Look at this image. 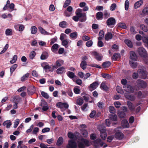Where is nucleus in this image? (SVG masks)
I'll return each instance as SVG.
<instances>
[{
    "label": "nucleus",
    "instance_id": "1",
    "mask_svg": "<svg viewBox=\"0 0 148 148\" xmlns=\"http://www.w3.org/2000/svg\"><path fill=\"white\" fill-rule=\"evenodd\" d=\"M78 148H86L90 145L89 141L87 139L82 138L77 141Z\"/></svg>",
    "mask_w": 148,
    "mask_h": 148
},
{
    "label": "nucleus",
    "instance_id": "2",
    "mask_svg": "<svg viewBox=\"0 0 148 148\" xmlns=\"http://www.w3.org/2000/svg\"><path fill=\"white\" fill-rule=\"evenodd\" d=\"M94 146L95 148H99L102 147L105 143L103 142L101 139L97 138L93 141Z\"/></svg>",
    "mask_w": 148,
    "mask_h": 148
},
{
    "label": "nucleus",
    "instance_id": "3",
    "mask_svg": "<svg viewBox=\"0 0 148 148\" xmlns=\"http://www.w3.org/2000/svg\"><path fill=\"white\" fill-rule=\"evenodd\" d=\"M66 147V148H77V144L74 140L70 139L69 140Z\"/></svg>",
    "mask_w": 148,
    "mask_h": 148
},
{
    "label": "nucleus",
    "instance_id": "4",
    "mask_svg": "<svg viewBox=\"0 0 148 148\" xmlns=\"http://www.w3.org/2000/svg\"><path fill=\"white\" fill-rule=\"evenodd\" d=\"M138 52L140 56L145 58L147 56V52L143 47H140L138 49Z\"/></svg>",
    "mask_w": 148,
    "mask_h": 148
},
{
    "label": "nucleus",
    "instance_id": "5",
    "mask_svg": "<svg viewBox=\"0 0 148 148\" xmlns=\"http://www.w3.org/2000/svg\"><path fill=\"white\" fill-rule=\"evenodd\" d=\"M99 131L100 132V135L101 138L103 140H105L107 136L106 129L104 128L101 129H100Z\"/></svg>",
    "mask_w": 148,
    "mask_h": 148
},
{
    "label": "nucleus",
    "instance_id": "6",
    "mask_svg": "<svg viewBox=\"0 0 148 148\" xmlns=\"http://www.w3.org/2000/svg\"><path fill=\"white\" fill-rule=\"evenodd\" d=\"M123 88L124 90L127 92L132 93L134 91L133 87L131 86L128 84L123 85Z\"/></svg>",
    "mask_w": 148,
    "mask_h": 148
},
{
    "label": "nucleus",
    "instance_id": "7",
    "mask_svg": "<svg viewBox=\"0 0 148 148\" xmlns=\"http://www.w3.org/2000/svg\"><path fill=\"white\" fill-rule=\"evenodd\" d=\"M138 72L141 78L144 79L147 78V74L146 71L143 69H140L138 70Z\"/></svg>",
    "mask_w": 148,
    "mask_h": 148
},
{
    "label": "nucleus",
    "instance_id": "8",
    "mask_svg": "<svg viewBox=\"0 0 148 148\" xmlns=\"http://www.w3.org/2000/svg\"><path fill=\"white\" fill-rule=\"evenodd\" d=\"M116 23V20L113 17H110L107 20L106 24L108 26L114 25Z\"/></svg>",
    "mask_w": 148,
    "mask_h": 148
},
{
    "label": "nucleus",
    "instance_id": "9",
    "mask_svg": "<svg viewBox=\"0 0 148 148\" xmlns=\"http://www.w3.org/2000/svg\"><path fill=\"white\" fill-rule=\"evenodd\" d=\"M77 16L80 18L79 20L80 21L82 22H84L86 20V15L85 13H77Z\"/></svg>",
    "mask_w": 148,
    "mask_h": 148
},
{
    "label": "nucleus",
    "instance_id": "10",
    "mask_svg": "<svg viewBox=\"0 0 148 148\" xmlns=\"http://www.w3.org/2000/svg\"><path fill=\"white\" fill-rule=\"evenodd\" d=\"M115 137L118 140H121L124 137V134L120 132H116L115 134Z\"/></svg>",
    "mask_w": 148,
    "mask_h": 148
},
{
    "label": "nucleus",
    "instance_id": "11",
    "mask_svg": "<svg viewBox=\"0 0 148 148\" xmlns=\"http://www.w3.org/2000/svg\"><path fill=\"white\" fill-rule=\"evenodd\" d=\"M92 53L95 56V59L98 61H101L102 60L103 56L100 55L96 51H92Z\"/></svg>",
    "mask_w": 148,
    "mask_h": 148
},
{
    "label": "nucleus",
    "instance_id": "12",
    "mask_svg": "<svg viewBox=\"0 0 148 148\" xmlns=\"http://www.w3.org/2000/svg\"><path fill=\"white\" fill-rule=\"evenodd\" d=\"M137 83L139 86L142 88H145L146 87L147 84L143 80L138 79Z\"/></svg>",
    "mask_w": 148,
    "mask_h": 148
},
{
    "label": "nucleus",
    "instance_id": "13",
    "mask_svg": "<svg viewBox=\"0 0 148 148\" xmlns=\"http://www.w3.org/2000/svg\"><path fill=\"white\" fill-rule=\"evenodd\" d=\"M28 94L29 95H32L33 94L35 91V89L34 87H31L27 89Z\"/></svg>",
    "mask_w": 148,
    "mask_h": 148
},
{
    "label": "nucleus",
    "instance_id": "14",
    "mask_svg": "<svg viewBox=\"0 0 148 148\" xmlns=\"http://www.w3.org/2000/svg\"><path fill=\"white\" fill-rule=\"evenodd\" d=\"M127 103L130 110L131 111H133L134 110L135 107L131 102L127 101Z\"/></svg>",
    "mask_w": 148,
    "mask_h": 148
},
{
    "label": "nucleus",
    "instance_id": "15",
    "mask_svg": "<svg viewBox=\"0 0 148 148\" xmlns=\"http://www.w3.org/2000/svg\"><path fill=\"white\" fill-rule=\"evenodd\" d=\"M48 53L46 51L43 52L40 56V58L41 60L46 59L48 57Z\"/></svg>",
    "mask_w": 148,
    "mask_h": 148
},
{
    "label": "nucleus",
    "instance_id": "16",
    "mask_svg": "<svg viewBox=\"0 0 148 148\" xmlns=\"http://www.w3.org/2000/svg\"><path fill=\"white\" fill-rule=\"evenodd\" d=\"M121 58V55L119 53H115L112 56V59L114 61H117Z\"/></svg>",
    "mask_w": 148,
    "mask_h": 148
},
{
    "label": "nucleus",
    "instance_id": "17",
    "mask_svg": "<svg viewBox=\"0 0 148 148\" xmlns=\"http://www.w3.org/2000/svg\"><path fill=\"white\" fill-rule=\"evenodd\" d=\"M113 37L112 34L110 32H108L106 35L105 36V39L106 40L108 41L110 39L112 38Z\"/></svg>",
    "mask_w": 148,
    "mask_h": 148
},
{
    "label": "nucleus",
    "instance_id": "18",
    "mask_svg": "<svg viewBox=\"0 0 148 148\" xmlns=\"http://www.w3.org/2000/svg\"><path fill=\"white\" fill-rule=\"evenodd\" d=\"M137 61V60H130L129 62V64L133 68H135L137 66V62H134V61Z\"/></svg>",
    "mask_w": 148,
    "mask_h": 148
},
{
    "label": "nucleus",
    "instance_id": "19",
    "mask_svg": "<svg viewBox=\"0 0 148 148\" xmlns=\"http://www.w3.org/2000/svg\"><path fill=\"white\" fill-rule=\"evenodd\" d=\"M130 60H136V56L135 52L133 51L130 52Z\"/></svg>",
    "mask_w": 148,
    "mask_h": 148
},
{
    "label": "nucleus",
    "instance_id": "20",
    "mask_svg": "<svg viewBox=\"0 0 148 148\" xmlns=\"http://www.w3.org/2000/svg\"><path fill=\"white\" fill-rule=\"evenodd\" d=\"M63 138L62 137H60L57 141L56 145L58 146H60L63 144Z\"/></svg>",
    "mask_w": 148,
    "mask_h": 148
},
{
    "label": "nucleus",
    "instance_id": "21",
    "mask_svg": "<svg viewBox=\"0 0 148 148\" xmlns=\"http://www.w3.org/2000/svg\"><path fill=\"white\" fill-rule=\"evenodd\" d=\"M65 69V68L64 66H62L58 69L56 70V73L58 74H60L63 73L64 72V71Z\"/></svg>",
    "mask_w": 148,
    "mask_h": 148
},
{
    "label": "nucleus",
    "instance_id": "22",
    "mask_svg": "<svg viewBox=\"0 0 148 148\" xmlns=\"http://www.w3.org/2000/svg\"><path fill=\"white\" fill-rule=\"evenodd\" d=\"M87 65V62L85 60L82 61L80 64V67L83 70H85L86 69Z\"/></svg>",
    "mask_w": 148,
    "mask_h": 148
},
{
    "label": "nucleus",
    "instance_id": "23",
    "mask_svg": "<svg viewBox=\"0 0 148 148\" xmlns=\"http://www.w3.org/2000/svg\"><path fill=\"white\" fill-rule=\"evenodd\" d=\"M106 82H103L101 84L100 88L102 89L105 90H107L108 89V88L106 84Z\"/></svg>",
    "mask_w": 148,
    "mask_h": 148
},
{
    "label": "nucleus",
    "instance_id": "24",
    "mask_svg": "<svg viewBox=\"0 0 148 148\" xmlns=\"http://www.w3.org/2000/svg\"><path fill=\"white\" fill-rule=\"evenodd\" d=\"M111 64V63L110 61H106L103 62L102 64V66L104 68H108L109 66Z\"/></svg>",
    "mask_w": 148,
    "mask_h": 148
},
{
    "label": "nucleus",
    "instance_id": "25",
    "mask_svg": "<svg viewBox=\"0 0 148 148\" xmlns=\"http://www.w3.org/2000/svg\"><path fill=\"white\" fill-rule=\"evenodd\" d=\"M68 23L67 22L65 21H62L60 23L59 25L60 27L62 28H66L67 27Z\"/></svg>",
    "mask_w": 148,
    "mask_h": 148
},
{
    "label": "nucleus",
    "instance_id": "26",
    "mask_svg": "<svg viewBox=\"0 0 148 148\" xmlns=\"http://www.w3.org/2000/svg\"><path fill=\"white\" fill-rule=\"evenodd\" d=\"M99 84L97 81H96L90 84V87L91 88H96V87L98 86Z\"/></svg>",
    "mask_w": 148,
    "mask_h": 148
},
{
    "label": "nucleus",
    "instance_id": "27",
    "mask_svg": "<svg viewBox=\"0 0 148 148\" xmlns=\"http://www.w3.org/2000/svg\"><path fill=\"white\" fill-rule=\"evenodd\" d=\"M122 126L123 128H128L129 127V125L127 120H124L122 121Z\"/></svg>",
    "mask_w": 148,
    "mask_h": 148
},
{
    "label": "nucleus",
    "instance_id": "28",
    "mask_svg": "<svg viewBox=\"0 0 148 148\" xmlns=\"http://www.w3.org/2000/svg\"><path fill=\"white\" fill-rule=\"evenodd\" d=\"M143 2L142 1H139L136 2L134 5V7L135 9H136L139 7L143 4Z\"/></svg>",
    "mask_w": 148,
    "mask_h": 148
},
{
    "label": "nucleus",
    "instance_id": "29",
    "mask_svg": "<svg viewBox=\"0 0 148 148\" xmlns=\"http://www.w3.org/2000/svg\"><path fill=\"white\" fill-rule=\"evenodd\" d=\"M103 14L102 12H99L96 14V18L98 20H99L103 18Z\"/></svg>",
    "mask_w": 148,
    "mask_h": 148
},
{
    "label": "nucleus",
    "instance_id": "30",
    "mask_svg": "<svg viewBox=\"0 0 148 148\" xmlns=\"http://www.w3.org/2000/svg\"><path fill=\"white\" fill-rule=\"evenodd\" d=\"M109 118L113 121H116L117 119V117L116 114H110L109 116Z\"/></svg>",
    "mask_w": 148,
    "mask_h": 148
},
{
    "label": "nucleus",
    "instance_id": "31",
    "mask_svg": "<svg viewBox=\"0 0 148 148\" xmlns=\"http://www.w3.org/2000/svg\"><path fill=\"white\" fill-rule=\"evenodd\" d=\"M99 36L98 38V40H101L104 36V33L103 30H101L99 33Z\"/></svg>",
    "mask_w": 148,
    "mask_h": 148
},
{
    "label": "nucleus",
    "instance_id": "32",
    "mask_svg": "<svg viewBox=\"0 0 148 148\" xmlns=\"http://www.w3.org/2000/svg\"><path fill=\"white\" fill-rule=\"evenodd\" d=\"M18 66L17 64H14L10 67V73L12 74L13 72L15 70Z\"/></svg>",
    "mask_w": 148,
    "mask_h": 148
},
{
    "label": "nucleus",
    "instance_id": "33",
    "mask_svg": "<svg viewBox=\"0 0 148 148\" xmlns=\"http://www.w3.org/2000/svg\"><path fill=\"white\" fill-rule=\"evenodd\" d=\"M101 75L103 78L105 79H111L112 77L111 75L106 73H102Z\"/></svg>",
    "mask_w": 148,
    "mask_h": 148
},
{
    "label": "nucleus",
    "instance_id": "34",
    "mask_svg": "<svg viewBox=\"0 0 148 148\" xmlns=\"http://www.w3.org/2000/svg\"><path fill=\"white\" fill-rule=\"evenodd\" d=\"M70 36L72 39H75L77 37V32H73L70 34Z\"/></svg>",
    "mask_w": 148,
    "mask_h": 148
},
{
    "label": "nucleus",
    "instance_id": "35",
    "mask_svg": "<svg viewBox=\"0 0 148 148\" xmlns=\"http://www.w3.org/2000/svg\"><path fill=\"white\" fill-rule=\"evenodd\" d=\"M67 75L70 78L72 79L75 77L74 73L70 71H69L66 73Z\"/></svg>",
    "mask_w": 148,
    "mask_h": 148
},
{
    "label": "nucleus",
    "instance_id": "36",
    "mask_svg": "<svg viewBox=\"0 0 148 148\" xmlns=\"http://www.w3.org/2000/svg\"><path fill=\"white\" fill-rule=\"evenodd\" d=\"M126 97L129 100L132 101H133L135 99V97L134 95H126Z\"/></svg>",
    "mask_w": 148,
    "mask_h": 148
},
{
    "label": "nucleus",
    "instance_id": "37",
    "mask_svg": "<svg viewBox=\"0 0 148 148\" xmlns=\"http://www.w3.org/2000/svg\"><path fill=\"white\" fill-rule=\"evenodd\" d=\"M4 126L6 125V127L7 128H9L12 125V123L11 122L8 121H4L3 123Z\"/></svg>",
    "mask_w": 148,
    "mask_h": 148
},
{
    "label": "nucleus",
    "instance_id": "38",
    "mask_svg": "<svg viewBox=\"0 0 148 148\" xmlns=\"http://www.w3.org/2000/svg\"><path fill=\"white\" fill-rule=\"evenodd\" d=\"M116 90L117 92L119 93L123 94L124 93V91L121 87L119 86H117L116 88Z\"/></svg>",
    "mask_w": 148,
    "mask_h": 148
},
{
    "label": "nucleus",
    "instance_id": "39",
    "mask_svg": "<svg viewBox=\"0 0 148 148\" xmlns=\"http://www.w3.org/2000/svg\"><path fill=\"white\" fill-rule=\"evenodd\" d=\"M29 76V73H27L24 75L21 78V81L22 82H24L26 80Z\"/></svg>",
    "mask_w": 148,
    "mask_h": 148
},
{
    "label": "nucleus",
    "instance_id": "40",
    "mask_svg": "<svg viewBox=\"0 0 148 148\" xmlns=\"http://www.w3.org/2000/svg\"><path fill=\"white\" fill-rule=\"evenodd\" d=\"M84 103L83 99L81 97H80L77 100V104L79 105H82Z\"/></svg>",
    "mask_w": 148,
    "mask_h": 148
},
{
    "label": "nucleus",
    "instance_id": "41",
    "mask_svg": "<svg viewBox=\"0 0 148 148\" xmlns=\"http://www.w3.org/2000/svg\"><path fill=\"white\" fill-rule=\"evenodd\" d=\"M12 30L11 29H7L5 31V34L7 36H11L12 35Z\"/></svg>",
    "mask_w": 148,
    "mask_h": 148
},
{
    "label": "nucleus",
    "instance_id": "42",
    "mask_svg": "<svg viewBox=\"0 0 148 148\" xmlns=\"http://www.w3.org/2000/svg\"><path fill=\"white\" fill-rule=\"evenodd\" d=\"M21 100V98L18 96H15L13 98V101L14 103H18Z\"/></svg>",
    "mask_w": 148,
    "mask_h": 148
},
{
    "label": "nucleus",
    "instance_id": "43",
    "mask_svg": "<svg viewBox=\"0 0 148 148\" xmlns=\"http://www.w3.org/2000/svg\"><path fill=\"white\" fill-rule=\"evenodd\" d=\"M31 29L32 34H35L37 32V29L36 26H33L31 27Z\"/></svg>",
    "mask_w": 148,
    "mask_h": 148
},
{
    "label": "nucleus",
    "instance_id": "44",
    "mask_svg": "<svg viewBox=\"0 0 148 148\" xmlns=\"http://www.w3.org/2000/svg\"><path fill=\"white\" fill-rule=\"evenodd\" d=\"M140 28L145 32H148V29L147 27L145 26L144 24H141L140 25Z\"/></svg>",
    "mask_w": 148,
    "mask_h": 148
},
{
    "label": "nucleus",
    "instance_id": "45",
    "mask_svg": "<svg viewBox=\"0 0 148 148\" xmlns=\"http://www.w3.org/2000/svg\"><path fill=\"white\" fill-rule=\"evenodd\" d=\"M36 55V53L34 51H31L29 55V58L31 59H33L34 58Z\"/></svg>",
    "mask_w": 148,
    "mask_h": 148
},
{
    "label": "nucleus",
    "instance_id": "46",
    "mask_svg": "<svg viewBox=\"0 0 148 148\" xmlns=\"http://www.w3.org/2000/svg\"><path fill=\"white\" fill-rule=\"evenodd\" d=\"M42 96L46 99H48L49 96L48 94L44 91H42L41 93Z\"/></svg>",
    "mask_w": 148,
    "mask_h": 148
},
{
    "label": "nucleus",
    "instance_id": "47",
    "mask_svg": "<svg viewBox=\"0 0 148 148\" xmlns=\"http://www.w3.org/2000/svg\"><path fill=\"white\" fill-rule=\"evenodd\" d=\"M119 116L121 118H124L126 116V114L123 111H121L119 113Z\"/></svg>",
    "mask_w": 148,
    "mask_h": 148
},
{
    "label": "nucleus",
    "instance_id": "48",
    "mask_svg": "<svg viewBox=\"0 0 148 148\" xmlns=\"http://www.w3.org/2000/svg\"><path fill=\"white\" fill-rule=\"evenodd\" d=\"M124 42L128 46H132V42L130 40L128 39H125L124 41Z\"/></svg>",
    "mask_w": 148,
    "mask_h": 148
},
{
    "label": "nucleus",
    "instance_id": "49",
    "mask_svg": "<svg viewBox=\"0 0 148 148\" xmlns=\"http://www.w3.org/2000/svg\"><path fill=\"white\" fill-rule=\"evenodd\" d=\"M114 138V135H112L108 136L107 138V141L109 143H110Z\"/></svg>",
    "mask_w": 148,
    "mask_h": 148
},
{
    "label": "nucleus",
    "instance_id": "50",
    "mask_svg": "<svg viewBox=\"0 0 148 148\" xmlns=\"http://www.w3.org/2000/svg\"><path fill=\"white\" fill-rule=\"evenodd\" d=\"M82 134L84 137H87L88 136V132L86 130H83L81 132Z\"/></svg>",
    "mask_w": 148,
    "mask_h": 148
},
{
    "label": "nucleus",
    "instance_id": "51",
    "mask_svg": "<svg viewBox=\"0 0 148 148\" xmlns=\"http://www.w3.org/2000/svg\"><path fill=\"white\" fill-rule=\"evenodd\" d=\"M17 56L16 55H14L12 60L10 61V62L11 64L14 63L17 60Z\"/></svg>",
    "mask_w": 148,
    "mask_h": 148
},
{
    "label": "nucleus",
    "instance_id": "52",
    "mask_svg": "<svg viewBox=\"0 0 148 148\" xmlns=\"http://www.w3.org/2000/svg\"><path fill=\"white\" fill-rule=\"evenodd\" d=\"M66 93L70 97L73 96V93L71 89L69 88L66 91Z\"/></svg>",
    "mask_w": 148,
    "mask_h": 148
},
{
    "label": "nucleus",
    "instance_id": "53",
    "mask_svg": "<svg viewBox=\"0 0 148 148\" xmlns=\"http://www.w3.org/2000/svg\"><path fill=\"white\" fill-rule=\"evenodd\" d=\"M71 3V0H66L64 5L63 7L65 8H66L70 5Z\"/></svg>",
    "mask_w": 148,
    "mask_h": 148
},
{
    "label": "nucleus",
    "instance_id": "54",
    "mask_svg": "<svg viewBox=\"0 0 148 148\" xmlns=\"http://www.w3.org/2000/svg\"><path fill=\"white\" fill-rule=\"evenodd\" d=\"M96 112L95 110H93L91 112L89 115L90 117L91 118H92L95 116L96 115Z\"/></svg>",
    "mask_w": 148,
    "mask_h": 148
},
{
    "label": "nucleus",
    "instance_id": "55",
    "mask_svg": "<svg viewBox=\"0 0 148 148\" xmlns=\"http://www.w3.org/2000/svg\"><path fill=\"white\" fill-rule=\"evenodd\" d=\"M118 27L123 29H125L126 26L125 24L123 23H120L118 24Z\"/></svg>",
    "mask_w": 148,
    "mask_h": 148
},
{
    "label": "nucleus",
    "instance_id": "56",
    "mask_svg": "<svg viewBox=\"0 0 148 148\" xmlns=\"http://www.w3.org/2000/svg\"><path fill=\"white\" fill-rule=\"evenodd\" d=\"M56 106L58 108H63V103L61 102H58L56 103Z\"/></svg>",
    "mask_w": 148,
    "mask_h": 148
},
{
    "label": "nucleus",
    "instance_id": "57",
    "mask_svg": "<svg viewBox=\"0 0 148 148\" xmlns=\"http://www.w3.org/2000/svg\"><path fill=\"white\" fill-rule=\"evenodd\" d=\"M38 30L42 34H45L47 33V32L41 27H38Z\"/></svg>",
    "mask_w": 148,
    "mask_h": 148
},
{
    "label": "nucleus",
    "instance_id": "58",
    "mask_svg": "<svg viewBox=\"0 0 148 148\" xmlns=\"http://www.w3.org/2000/svg\"><path fill=\"white\" fill-rule=\"evenodd\" d=\"M129 5V2L128 0H126L125 3V9L126 10H127L128 9Z\"/></svg>",
    "mask_w": 148,
    "mask_h": 148
},
{
    "label": "nucleus",
    "instance_id": "59",
    "mask_svg": "<svg viewBox=\"0 0 148 148\" xmlns=\"http://www.w3.org/2000/svg\"><path fill=\"white\" fill-rule=\"evenodd\" d=\"M59 47H52L51 50L52 51L55 53H57Z\"/></svg>",
    "mask_w": 148,
    "mask_h": 148
},
{
    "label": "nucleus",
    "instance_id": "60",
    "mask_svg": "<svg viewBox=\"0 0 148 148\" xmlns=\"http://www.w3.org/2000/svg\"><path fill=\"white\" fill-rule=\"evenodd\" d=\"M116 7V4L115 3H113L110 7V10L111 11H113L115 9Z\"/></svg>",
    "mask_w": 148,
    "mask_h": 148
},
{
    "label": "nucleus",
    "instance_id": "61",
    "mask_svg": "<svg viewBox=\"0 0 148 148\" xmlns=\"http://www.w3.org/2000/svg\"><path fill=\"white\" fill-rule=\"evenodd\" d=\"M114 103L115 107L117 108H119L121 105V104L119 101H115Z\"/></svg>",
    "mask_w": 148,
    "mask_h": 148
},
{
    "label": "nucleus",
    "instance_id": "62",
    "mask_svg": "<svg viewBox=\"0 0 148 148\" xmlns=\"http://www.w3.org/2000/svg\"><path fill=\"white\" fill-rule=\"evenodd\" d=\"M143 13L145 14L148 15V7L145 8L142 10Z\"/></svg>",
    "mask_w": 148,
    "mask_h": 148
},
{
    "label": "nucleus",
    "instance_id": "63",
    "mask_svg": "<svg viewBox=\"0 0 148 148\" xmlns=\"http://www.w3.org/2000/svg\"><path fill=\"white\" fill-rule=\"evenodd\" d=\"M105 123L106 125L108 127L110 126L111 123L110 120L108 119H106Z\"/></svg>",
    "mask_w": 148,
    "mask_h": 148
},
{
    "label": "nucleus",
    "instance_id": "64",
    "mask_svg": "<svg viewBox=\"0 0 148 148\" xmlns=\"http://www.w3.org/2000/svg\"><path fill=\"white\" fill-rule=\"evenodd\" d=\"M73 91L74 93L77 94H79L80 93V90L77 88H74Z\"/></svg>",
    "mask_w": 148,
    "mask_h": 148
}]
</instances>
